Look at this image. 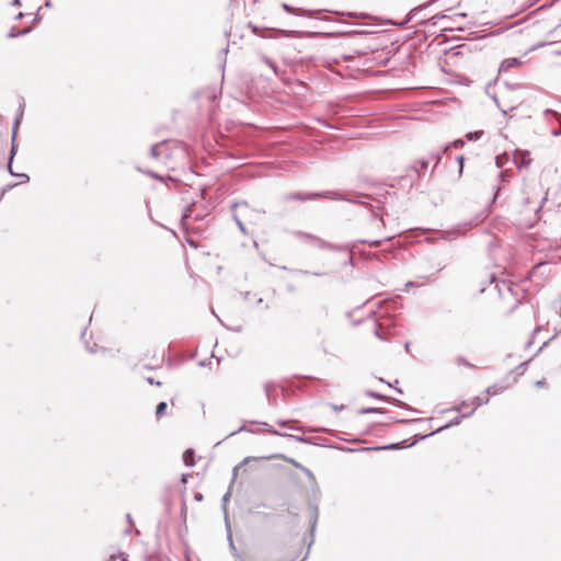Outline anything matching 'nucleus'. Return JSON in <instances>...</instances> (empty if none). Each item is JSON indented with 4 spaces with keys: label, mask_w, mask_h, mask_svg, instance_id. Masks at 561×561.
I'll return each mask as SVG.
<instances>
[{
    "label": "nucleus",
    "mask_w": 561,
    "mask_h": 561,
    "mask_svg": "<svg viewBox=\"0 0 561 561\" xmlns=\"http://www.w3.org/2000/svg\"><path fill=\"white\" fill-rule=\"evenodd\" d=\"M363 242L369 243L370 245H374V247H378L381 243V239H378V240L367 239V240H363Z\"/></svg>",
    "instance_id": "7ed1b4c3"
},
{
    "label": "nucleus",
    "mask_w": 561,
    "mask_h": 561,
    "mask_svg": "<svg viewBox=\"0 0 561 561\" xmlns=\"http://www.w3.org/2000/svg\"><path fill=\"white\" fill-rule=\"evenodd\" d=\"M183 456H185V457L194 456V451H193L192 449H186V450L183 453Z\"/></svg>",
    "instance_id": "423d86ee"
},
{
    "label": "nucleus",
    "mask_w": 561,
    "mask_h": 561,
    "mask_svg": "<svg viewBox=\"0 0 561 561\" xmlns=\"http://www.w3.org/2000/svg\"><path fill=\"white\" fill-rule=\"evenodd\" d=\"M148 382L153 383V380L149 378V379H148ZM154 385H157V386H161V382H159V381H158V382H154Z\"/></svg>",
    "instance_id": "9b49d317"
},
{
    "label": "nucleus",
    "mask_w": 561,
    "mask_h": 561,
    "mask_svg": "<svg viewBox=\"0 0 561 561\" xmlns=\"http://www.w3.org/2000/svg\"><path fill=\"white\" fill-rule=\"evenodd\" d=\"M463 157H459L460 168H462Z\"/></svg>",
    "instance_id": "f8f14e48"
},
{
    "label": "nucleus",
    "mask_w": 561,
    "mask_h": 561,
    "mask_svg": "<svg viewBox=\"0 0 561 561\" xmlns=\"http://www.w3.org/2000/svg\"><path fill=\"white\" fill-rule=\"evenodd\" d=\"M478 136H479V134H478V133H474V135H472V134H468V138H469L470 140H471V139H473L474 137L477 138Z\"/></svg>",
    "instance_id": "6e6552de"
},
{
    "label": "nucleus",
    "mask_w": 561,
    "mask_h": 561,
    "mask_svg": "<svg viewBox=\"0 0 561 561\" xmlns=\"http://www.w3.org/2000/svg\"><path fill=\"white\" fill-rule=\"evenodd\" d=\"M534 191L535 187H529L524 192L527 196L524 197V206H520L517 213V222L527 228L533 227L539 220V209L543 199L540 192L529 196Z\"/></svg>",
    "instance_id": "f257e3e1"
},
{
    "label": "nucleus",
    "mask_w": 561,
    "mask_h": 561,
    "mask_svg": "<svg viewBox=\"0 0 561 561\" xmlns=\"http://www.w3.org/2000/svg\"><path fill=\"white\" fill-rule=\"evenodd\" d=\"M463 145H465V141H463V140H461V139H458V140H456V141H454V144H453V146H454L455 148H461V147H463Z\"/></svg>",
    "instance_id": "20e7f679"
},
{
    "label": "nucleus",
    "mask_w": 561,
    "mask_h": 561,
    "mask_svg": "<svg viewBox=\"0 0 561 561\" xmlns=\"http://www.w3.org/2000/svg\"><path fill=\"white\" fill-rule=\"evenodd\" d=\"M547 385L546 379L538 380L536 387L543 388Z\"/></svg>",
    "instance_id": "39448f33"
},
{
    "label": "nucleus",
    "mask_w": 561,
    "mask_h": 561,
    "mask_svg": "<svg viewBox=\"0 0 561 561\" xmlns=\"http://www.w3.org/2000/svg\"><path fill=\"white\" fill-rule=\"evenodd\" d=\"M478 136H479V134H478V133H474V135H472V134H468V138H469L470 140H471V139H473L474 137L477 138Z\"/></svg>",
    "instance_id": "1a4fd4ad"
},
{
    "label": "nucleus",
    "mask_w": 561,
    "mask_h": 561,
    "mask_svg": "<svg viewBox=\"0 0 561 561\" xmlns=\"http://www.w3.org/2000/svg\"><path fill=\"white\" fill-rule=\"evenodd\" d=\"M193 460H194V458H193V457L185 458V463H186L187 466H191V465H193V463H194V462H193Z\"/></svg>",
    "instance_id": "0eeeda50"
},
{
    "label": "nucleus",
    "mask_w": 561,
    "mask_h": 561,
    "mask_svg": "<svg viewBox=\"0 0 561 561\" xmlns=\"http://www.w3.org/2000/svg\"><path fill=\"white\" fill-rule=\"evenodd\" d=\"M399 445H400V444H394V445H392L391 447H394V448H401Z\"/></svg>",
    "instance_id": "4468645a"
},
{
    "label": "nucleus",
    "mask_w": 561,
    "mask_h": 561,
    "mask_svg": "<svg viewBox=\"0 0 561 561\" xmlns=\"http://www.w3.org/2000/svg\"><path fill=\"white\" fill-rule=\"evenodd\" d=\"M343 58H344V59H351V58H353V56H351V55L346 56V55H345Z\"/></svg>",
    "instance_id": "ddd939ff"
},
{
    "label": "nucleus",
    "mask_w": 561,
    "mask_h": 561,
    "mask_svg": "<svg viewBox=\"0 0 561 561\" xmlns=\"http://www.w3.org/2000/svg\"><path fill=\"white\" fill-rule=\"evenodd\" d=\"M351 451H364V450H367V448H353V449H350Z\"/></svg>",
    "instance_id": "9d476101"
},
{
    "label": "nucleus",
    "mask_w": 561,
    "mask_h": 561,
    "mask_svg": "<svg viewBox=\"0 0 561 561\" xmlns=\"http://www.w3.org/2000/svg\"><path fill=\"white\" fill-rule=\"evenodd\" d=\"M168 404L165 402H160L156 408V416L158 419L162 417L167 411Z\"/></svg>",
    "instance_id": "f03ea898"
}]
</instances>
